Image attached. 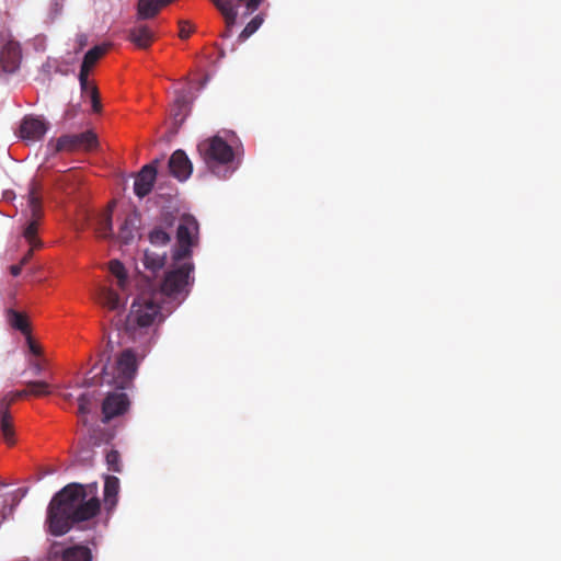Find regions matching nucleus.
I'll return each mask as SVG.
<instances>
[{
    "label": "nucleus",
    "mask_w": 561,
    "mask_h": 561,
    "mask_svg": "<svg viewBox=\"0 0 561 561\" xmlns=\"http://www.w3.org/2000/svg\"><path fill=\"white\" fill-rule=\"evenodd\" d=\"M106 463H107L110 470H112L114 472L122 471L121 456L117 450H110L106 454Z\"/></svg>",
    "instance_id": "nucleus-30"
},
{
    "label": "nucleus",
    "mask_w": 561,
    "mask_h": 561,
    "mask_svg": "<svg viewBox=\"0 0 561 561\" xmlns=\"http://www.w3.org/2000/svg\"><path fill=\"white\" fill-rule=\"evenodd\" d=\"M261 2H262V0H250V2L248 3V12L247 13L254 12L259 8Z\"/></svg>",
    "instance_id": "nucleus-36"
},
{
    "label": "nucleus",
    "mask_w": 561,
    "mask_h": 561,
    "mask_svg": "<svg viewBox=\"0 0 561 561\" xmlns=\"http://www.w3.org/2000/svg\"><path fill=\"white\" fill-rule=\"evenodd\" d=\"M32 367H33L35 375H39L42 373L43 367L38 362H34L32 364Z\"/></svg>",
    "instance_id": "nucleus-38"
},
{
    "label": "nucleus",
    "mask_w": 561,
    "mask_h": 561,
    "mask_svg": "<svg viewBox=\"0 0 561 561\" xmlns=\"http://www.w3.org/2000/svg\"><path fill=\"white\" fill-rule=\"evenodd\" d=\"M128 39L136 47L147 49L152 44L154 35L148 25L136 24L128 31Z\"/></svg>",
    "instance_id": "nucleus-15"
},
{
    "label": "nucleus",
    "mask_w": 561,
    "mask_h": 561,
    "mask_svg": "<svg viewBox=\"0 0 561 561\" xmlns=\"http://www.w3.org/2000/svg\"><path fill=\"white\" fill-rule=\"evenodd\" d=\"M156 1L159 4L160 9H162L163 7H165L169 3L173 2L174 0H156Z\"/></svg>",
    "instance_id": "nucleus-39"
},
{
    "label": "nucleus",
    "mask_w": 561,
    "mask_h": 561,
    "mask_svg": "<svg viewBox=\"0 0 561 561\" xmlns=\"http://www.w3.org/2000/svg\"><path fill=\"white\" fill-rule=\"evenodd\" d=\"M89 96L91 99L93 112L100 113L101 112V101H100V95H99V91H98L96 87H91Z\"/></svg>",
    "instance_id": "nucleus-33"
},
{
    "label": "nucleus",
    "mask_w": 561,
    "mask_h": 561,
    "mask_svg": "<svg viewBox=\"0 0 561 561\" xmlns=\"http://www.w3.org/2000/svg\"><path fill=\"white\" fill-rule=\"evenodd\" d=\"M160 7L156 0H138L137 21L153 19L159 12Z\"/></svg>",
    "instance_id": "nucleus-23"
},
{
    "label": "nucleus",
    "mask_w": 561,
    "mask_h": 561,
    "mask_svg": "<svg viewBox=\"0 0 561 561\" xmlns=\"http://www.w3.org/2000/svg\"><path fill=\"white\" fill-rule=\"evenodd\" d=\"M179 28V36L182 39L188 38L194 31V27L191 25L188 21H180Z\"/></svg>",
    "instance_id": "nucleus-32"
},
{
    "label": "nucleus",
    "mask_w": 561,
    "mask_h": 561,
    "mask_svg": "<svg viewBox=\"0 0 561 561\" xmlns=\"http://www.w3.org/2000/svg\"><path fill=\"white\" fill-rule=\"evenodd\" d=\"M26 340H27V344H28V347H30V351L34 354V355H39L41 351H39V347L37 345L34 344L33 340H32V336H31V333L28 335H25Z\"/></svg>",
    "instance_id": "nucleus-34"
},
{
    "label": "nucleus",
    "mask_w": 561,
    "mask_h": 561,
    "mask_svg": "<svg viewBox=\"0 0 561 561\" xmlns=\"http://www.w3.org/2000/svg\"><path fill=\"white\" fill-rule=\"evenodd\" d=\"M181 218L176 219L175 216L168 213L164 214L161 219V225L154 227L149 233V241L153 245H165L171 241V237L169 232H167V228H171L175 225H179Z\"/></svg>",
    "instance_id": "nucleus-13"
},
{
    "label": "nucleus",
    "mask_w": 561,
    "mask_h": 561,
    "mask_svg": "<svg viewBox=\"0 0 561 561\" xmlns=\"http://www.w3.org/2000/svg\"><path fill=\"white\" fill-rule=\"evenodd\" d=\"M157 176V168L153 164H146L138 172L135 183H134V192L135 194L142 198L147 196L154 184Z\"/></svg>",
    "instance_id": "nucleus-12"
},
{
    "label": "nucleus",
    "mask_w": 561,
    "mask_h": 561,
    "mask_svg": "<svg viewBox=\"0 0 561 561\" xmlns=\"http://www.w3.org/2000/svg\"><path fill=\"white\" fill-rule=\"evenodd\" d=\"M7 321L13 329L20 331L23 335H28L31 333L30 322L24 312L10 308L7 310Z\"/></svg>",
    "instance_id": "nucleus-19"
},
{
    "label": "nucleus",
    "mask_w": 561,
    "mask_h": 561,
    "mask_svg": "<svg viewBox=\"0 0 561 561\" xmlns=\"http://www.w3.org/2000/svg\"><path fill=\"white\" fill-rule=\"evenodd\" d=\"M98 145L96 135L90 130L78 135H64L54 144V151L91 150Z\"/></svg>",
    "instance_id": "nucleus-6"
},
{
    "label": "nucleus",
    "mask_w": 561,
    "mask_h": 561,
    "mask_svg": "<svg viewBox=\"0 0 561 561\" xmlns=\"http://www.w3.org/2000/svg\"><path fill=\"white\" fill-rule=\"evenodd\" d=\"M21 62L20 44L13 41L8 42L0 53V71L5 73L15 72Z\"/></svg>",
    "instance_id": "nucleus-10"
},
{
    "label": "nucleus",
    "mask_w": 561,
    "mask_h": 561,
    "mask_svg": "<svg viewBox=\"0 0 561 561\" xmlns=\"http://www.w3.org/2000/svg\"><path fill=\"white\" fill-rule=\"evenodd\" d=\"M48 130V123L43 118L33 115H26L19 128V136L25 141H39Z\"/></svg>",
    "instance_id": "nucleus-9"
},
{
    "label": "nucleus",
    "mask_w": 561,
    "mask_h": 561,
    "mask_svg": "<svg viewBox=\"0 0 561 561\" xmlns=\"http://www.w3.org/2000/svg\"><path fill=\"white\" fill-rule=\"evenodd\" d=\"M198 222L191 215H183L176 229V247L172 253L173 268L165 273L161 284V290L169 297H178L190 293L194 283L191 274L194 272V264L190 260L192 248L198 242Z\"/></svg>",
    "instance_id": "nucleus-3"
},
{
    "label": "nucleus",
    "mask_w": 561,
    "mask_h": 561,
    "mask_svg": "<svg viewBox=\"0 0 561 561\" xmlns=\"http://www.w3.org/2000/svg\"><path fill=\"white\" fill-rule=\"evenodd\" d=\"M108 270L111 274L117 278V286L121 290L125 291L128 284L125 266L118 260H113L108 264Z\"/></svg>",
    "instance_id": "nucleus-25"
},
{
    "label": "nucleus",
    "mask_w": 561,
    "mask_h": 561,
    "mask_svg": "<svg viewBox=\"0 0 561 561\" xmlns=\"http://www.w3.org/2000/svg\"><path fill=\"white\" fill-rule=\"evenodd\" d=\"M91 550L83 545L68 547L61 552V561H91Z\"/></svg>",
    "instance_id": "nucleus-21"
},
{
    "label": "nucleus",
    "mask_w": 561,
    "mask_h": 561,
    "mask_svg": "<svg viewBox=\"0 0 561 561\" xmlns=\"http://www.w3.org/2000/svg\"><path fill=\"white\" fill-rule=\"evenodd\" d=\"M96 301L104 308L116 311L124 308L126 299L111 287L102 286L96 291Z\"/></svg>",
    "instance_id": "nucleus-14"
},
{
    "label": "nucleus",
    "mask_w": 561,
    "mask_h": 561,
    "mask_svg": "<svg viewBox=\"0 0 561 561\" xmlns=\"http://www.w3.org/2000/svg\"><path fill=\"white\" fill-rule=\"evenodd\" d=\"M96 483H69L58 491L47 507L46 527L53 536L67 534L76 524L87 522L100 513Z\"/></svg>",
    "instance_id": "nucleus-2"
},
{
    "label": "nucleus",
    "mask_w": 561,
    "mask_h": 561,
    "mask_svg": "<svg viewBox=\"0 0 561 561\" xmlns=\"http://www.w3.org/2000/svg\"><path fill=\"white\" fill-rule=\"evenodd\" d=\"M22 267H23V265L21 263L11 265L10 273L12 274V276L16 277L21 274Z\"/></svg>",
    "instance_id": "nucleus-37"
},
{
    "label": "nucleus",
    "mask_w": 561,
    "mask_h": 561,
    "mask_svg": "<svg viewBox=\"0 0 561 561\" xmlns=\"http://www.w3.org/2000/svg\"><path fill=\"white\" fill-rule=\"evenodd\" d=\"M96 400H98V397H96L95 391H92V392L87 391V392L81 393L78 397V403H79L78 413H79V415L84 416V415L89 414L91 412L92 407L96 402Z\"/></svg>",
    "instance_id": "nucleus-26"
},
{
    "label": "nucleus",
    "mask_w": 561,
    "mask_h": 561,
    "mask_svg": "<svg viewBox=\"0 0 561 561\" xmlns=\"http://www.w3.org/2000/svg\"><path fill=\"white\" fill-rule=\"evenodd\" d=\"M7 505V501L2 497V495H0V508H4Z\"/></svg>",
    "instance_id": "nucleus-41"
},
{
    "label": "nucleus",
    "mask_w": 561,
    "mask_h": 561,
    "mask_svg": "<svg viewBox=\"0 0 561 561\" xmlns=\"http://www.w3.org/2000/svg\"><path fill=\"white\" fill-rule=\"evenodd\" d=\"M37 247H31L30 250L23 255V257L21 259L20 263L24 266L26 265L30 260L32 259L33 256V251L34 249H36Z\"/></svg>",
    "instance_id": "nucleus-35"
},
{
    "label": "nucleus",
    "mask_w": 561,
    "mask_h": 561,
    "mask_svg": "<svg viewBox=\"0 0 561 561\" xmlns=\"http://www.w3.org/2000/svg\"><path fill=\"white\" fill-rule=\"evenodd\" d=\"M216 8L220 11L222 16L225 18L226 30L221 34V37L228 38L231 36L232 27L236 24L238 12L236 4L225 3L222 1L216 0Z\"/></svg>",
    "instance_id": "nucleus-17"
},
{
    "label": "nucleus",
    "mask_w": 561,
    "mask_h": 561,
    "mask_svg": "<svg viewBox=\"0 0 561 561\" xmlns=\"http://www.w3.org/2000/svg\"><path fill=\"white\" fill-rule=\"evenodd\" d=\"M129 408V399L122 391L108 392L102 403V421L110 422L112 419L124 414Z\"/></svg>",
    "instance_id": "nucleus-8"
},
{
    "label": "nucleus",
    "mask_w": 561,
    "mask_h": 561,
    "mask_svg": "<svg viewBox=\"0 0 561 561\" xmlns=\"http://www.w3.org/2000/svg\"><path fill=\"white\" fill-rule=\"evenodd\" d=\"M27 396H31L28 388L13 392L12 398L9 401L5 398L0 401V432L2 433L4 442L9 446H13L15 444L14 428L9 407L14 400Z\"/></svg>",
    "instance_id": "nucleus-7"
},
{
    "label": "nucleus",
    "mask_w": 561,
    "mask_h": 561,
    "mask_svg": "<svg viewBox=\"0 0 561 561\" xmlns=\"http://www.w3.org/2000/svg\"><path fill=\"white\" fill-rule=\"evenodd\" d=\"M197 152L207 170L219 179L230 176L236 167L232 147L219 136L208 137L197 145Z\"/></svg>",
    "instance_id": "nucleus-4"
},
{
    "label": "nucleus",
    "mask_w": 561,
    "mask_h": 561,
    "mask_svg": "<svg viewBox=\"0 0 561 561\" xmlns=\"http://www.w3.org/2000/svg\"><path fill=\"white\" fill-rule=\"evenodd\" d=\"M119 491V480L114 476H108L104 483V505L106 510L112 511L117 503Z\"/></svg>",
    "instance_id": "nucleus-18"
},
{
    "label": "nucleus",
    "mask_w": 561,
    "mask_h": 561,
    "mask_svg": "<svg viewBox=\"0 0 561 561\" xmlns=\"http://www.w3.org/2000/svg\"><path fill=\"white\" fill-rule=\"evenodd\" d=\"M26 387L30 389V394L35 397H43L50 393L49 383L46 381H28Z\"/></svg>",
    "instance_id": "nucleus-28"
},
{
    "label": "nucleus",
    "mask_w": 561,
    "mask_h": 561,
    "mask_svg": "<svg viewBox=\"0 0 561 561\" xmlns=\"http://www.w3.org/2000/svg\"><path fill=\"white\" fill-rule=\"evenodd\" d=\"M263 23L261 15H255L239 34L238 41L240 43L247 41L252 34H254Z\"/></svg>",
    "instance_id": "nucleus-27"
},
{
    "label": "nucleus",
    "mask_w": 561,
    "mask_h": 561,
    "mask_svg": "<svg viewBox=\"0 0 561 561\" xmlns=\"http://www.w3.org/2000/svg\"><path fill=\"white\" fill-rule=\"evenodd\" d=\"M115 206V202H111L107 208L98 215L95 219V231L99 237L107 239L114 236L113 233V225H112V216L113 208Z\"/></svg>",
    "instance_id": "nucleus-16"
},
{
    "label": "nucleus",
    "mask_w": 561,
    "mask_h": 561,
    "mask_svg": "<svg viewBox=\"0 0 561 561\" xmlns=\"http://www.w3.org/2000/svg\"><path fill=\"white\" fill-rule=\"evenodd\" d=\"M176 111L173 113V119L176 125H181L186 116V101L184 98H178L175 101Z\"/></svg>",
    "instance_id": "nucleus-29"
},
{
    "label": "nucleus",
    "mask_w": 561,
    "mask_h": 561,
    "mask_svg": "<svg viewBox=\"0 0 561 561\" xmlns=\"http://www.w3.org/2000/svg\"><path fill=\"white\" fill-rule=\"evenodd\" d=\"M158 318L161 319V307L152 295L144 294L135 298L124 322L115 325L118 331L123 330L131 341L139 340L141 345L145 346L144 350L140 354H137L133 348L124 350L117 357L115 365L111 367V371L110 367L104 365L100 371L101 376L99 377V374H95L92 377H87L83 386L93 387L106 383L118 390L126 389L137 373L139 362L146 356L147 347L151 344L150 328Z\"/></svg>",
    "instance_id": "nucleus-1"
},
{
    "label": "nucleus",
    "mask_w": 561,
    "mask_h": 561,
    "mask_svg": "<svg viewBox=\"0 0 561 561\" xmlns=\"http://www.w3.org/2000/svg\"><path fill=\"white\" fill-rule=\"evenodd\" d=\"M27 206L31 219L23 230V237L31 247H41L42 243L37 239V230L42 218V197L39 195V186L36 182L30 184L27 193Z\"/></svg>",
    "instance_id": "nucleus-5"
},
{
    "label": "nucleus",
    "mask_w": 561,
    "mask_h": 561,
    "mask_svg": "<svg viewBox=\"0 0 561 561\" xmlns=\"http://www.w3.org/2000/svg\"><path fill=\"white\" fill-rule=\"evenodd\" d=\"M165 254L146 250L144 254V265L147 270L157 272L164 266Z\"/></svg>",
    "instance_id": "nucleus-24"
},
{
    "label": "nucleus",
    "mask_w": 561,
    "mask_h": 561,
    "mask_svg": "<svg viewBox=\"0 0 561 561\" xmlns=\"http://www.w3.org/2000/svg\"><path fill=\"white\" fill-rule=\"evenodd\" d=\"M108 48V44H102L89 49L83 57L80 70L90 72L91 68L107 53Z\"/></svg>",
    "instance_id": "nucleus-22"
},
{
    "label": "nucleus",
    "mask_w": 561,
    "mask_h": 561,
    "mask_svg": "<svg viewBox=\"0 0 561 561\" xmlns=\"http://www.w3.org/2000/svg\"><path fill=\"white\" fill-rule=\"evenodd\" d=\"M89 72H84L80 70L79 72V82L82 94L90 95L91 87H95L94 84H91L88 80Z\"/></svg>",
    "instance_id": "nucleus-31"
},
{
    "label": "nucleus",
    "mask_w": 561,
    "mask_h": 561,
    "mask_svg": "<svg viewBox=\"0 0 561 561\" xmlns=\"http://www.w3.org/2000/svg\"><path fill=\"white\" fill-rule=\"evenodd\" d=\"M61 397H62L66 401H69V402H70V401H72V399H73V396H72V393H70V392H65V393H62V394H61Z\"/></svg>",
    "instance_id": "nucleus-40"
},
{
    "label": "nucleus",
    "mask_w": 561,
    "mask_h": 561,
    "mask_svg": "<svg viewBox=\"0 0 561 561\" xmlns=\"http://www.w3.org/2000/svg\"><path fill=\"white\" fill-rule=\"evenodd\" d=\"M168 165L170 173L179 181H186L193 171V164L182 149H178L171 154Z\"/></svg>",
    "instance_id": "nucleus-11"
},
{
    "label": "nucleus",
    "mask_w": 561,
    "mask_h": 561,
    "mask_svg": "<svg viewBox=\"0 0 561 561\" xmlns=\"http://www.w3.org/2000/svg\"><path fill=\"white\" fill-rule=\"evenodd\" d=\"M138 221L139 219L136 213L126 216V218L119 227L117 236L123 243L127 244L134 240Z\"/></svg>",
    "instance_id": "nucleus-20"
}]
</instances>
